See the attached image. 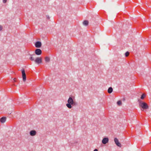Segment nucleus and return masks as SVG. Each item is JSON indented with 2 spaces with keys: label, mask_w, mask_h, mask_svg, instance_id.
<instances>
[{
  "label": "nucleus",
  "mask_w": 151,
  "mask_h": 151,
  "mask_svg": "<svg viewBox=\"0 0 151 151\" xmlns=\"http://www.w3.org/2000/svg\"><path fill=\"white\" fill-rule=\"evenodd\" d=\"M129 54V52L127 51L125 54V56L126 57H128Z\"/></svg>",
  "instance_id": "16"
},
{
  "label": "nucleus",
  "mask_w": 151,
  "mask_h": 151,
  "mask_svg": "<svg viewBox=\"0 0 151 151\" xmlns=\"http://www.w3.org/2000/svg\"><path fill=\"white\" fill-rule=\"evenodd\" d=\"M93 151H98V150L97 149H95Z\"/></svg>",
  "instance_id": "23"
},
{
  "label": "nucleus",
  "mask_w": 151,
  "mask_h": 151,
  "mask_svg": "<svg viewBox=\"0 0 151 151\" xmlns=\"http://www.w3.org/2000/svg\"><path fill=\"white\" fill-rule=\"evenodd\" d=\"M3 29V27L1 25H0V31H2Z\"/></svg>",
  "instance_id": "18"
},
{
  "label": "nucleus",
  "mask_w": 151,
  "mask_h": 151,
  "mask_svg": "<svg viewBox=\"0 0 151 151\" xmlns=\"http://www.w3.org/2000/svg\"><path fill=\"white\" fill-rule=\"evenodd\" d=\"M138 101L139 102V106L143 109H141L142 111L148 108V106L147 103L143 102L140 99H139Z\"/></svg>",
  "instance_id": "2"
},
{
  "label": "nucleus",
  "mask_w": 151,
  "mask_h": 151,
  "mask_svg": "<svg viewBox=\"0 0 151 151\" xmlns=\"http://www.w3.org/2000/svg\"><path fill=\"white\" fill-rule=\"evenodd\" d=\"M6 118L5 117H1L0 119L1 122L2 123H4L6 121Z\"/></svg>",
  "instance_id": "10"
},
{
  "label": "nucleus",
  "mask_w": 151,
  "mask_h": 151,
  "mask_svg": "<svg viewBox=\"0 0 151 151\" xmlns=\"http://www.w3.org/2000/svg\"><path fill=\"white\" fill-rule=\"evenodd\" d=\"M113 90L112 88L111 87H110L108 89V92L109 93H111L112 92Z\"/></svg>",
  "instance_id": "11"
},
{
  "label": "nucleus",
  "mask_w": 151,
  "mask_h": 151,
  "mask_svg": "<svg viewBox=\"0 0 151 151\" xmlns=\"http://www.w3.org/2000/svg\"><path fill=\"white\" fill-rule=\"evenodd\" d=\"M117 104L119 106H120L122 105V102L121 101H119L117 102Z\"/></svg>",
  "instance_id": "15"
},
{
  "label": "nucleus",
  "mask_w": 151,
  "mask_h": 151,
  "mask_svg": "<svg viewBox=\"0 0 151 151\" xmlns=\"http://www.w3.org/2000/svg\"><path fill=\"white\" fill-rule=\"evenodd\" d=\"M29 59L31 61H35V60L34 58L33 57H32V56L31 57L29 58Z\"/></svg>",
  "instance_id": "17"
},
{
  "label": "nucleus",
  "mask_w": 151,
  "mask_h": 151,
  "mask_svg": "<svg viewBox=\"0 0 151 151\" xmlns=\"http://www.w3.org/2000/svg\"><path fill=\"white\" fill-rule=\"evenodd\" d=\"M83 24L85 26H87L88 24V20H84L83 22Z\"/></svg>",
  "instance_id": "12"
},
{
  "label": "nucleus",
  "mask_w": 151,
  "mask_h": 151,
  "mask_svg": "<svg viewBox=\"0 0 151 151\" xmlns=\"http://www.w3.org/2000/svg\"><path fill=\"white\" fill-rule=\"evenodd\" d=\"M35 45L36 47L40 48L42 46V43L40 41H37L35 42Z\"/></svg>",
  "instance_id": "8"
},
{
  "label": "nucleus",
  "mask_w": 151,
  "mask_h": 151,
  "mask_svg": "<svg viewBox=\"0 0 151 151\" xmlns=\"http://www.w3.org/2000/svg\"><path fill=\"white\" fill-rule=\"evenodd\" d=\"M114 141L115 142V143L118 146L121 147L122 145L121 144V143H120V142H119L118 139L116 138H115L114 139Z\"/></svg>",
  "instance_id": "5"
},
{
  "label": "nucleus",
  "mask_w": 151,
  "mask_h": 151,
  "mask_svg": "<svg viewBox=\"0 0 151 151\" xmlns=\"http://www.w3.org/2000/svg\"><path fill=\"white\" fill-rule=\"evenodd\" d=\"M109 140V139L108 137H104L102 140V142L104 144H106L108 142Z\"/></svg>",
  "instance_id": "7"
},
{
  "label": "nucleus",
  "mask_w": 151,
  "mask_h": 151,
  "mask_svg": "<svg viewBox=\"0 0 151 151\" xmlns=\"http://www.w3.org/2000/svg\"><path fill=\"white\" fill-rule=\"evenodd\" d=\"M36 134L37 132L35 130H31L29 132L30 135L31 136H35L36 135Z\"/></svg>",
  "instance_id": "9"
},
{
  "label": "nucleus",
  "mask_w": 151,
  "mask_h": 151,
  "mask_svg": "<svg viewBox=\"0 0 151 151\" xmlns=\"http://www.w3.org/2000/svg\"><path fill=\"white\" fill-rule=\"evenodd\" d=\"M45 60L46 62H49L50 61V58L49 57H46L45 58Z\"/></svg>",
  "instance_id": "13"
},
{
  "label": "nucleus",
  "mask_w": 151,
  "mask_h": 151,
  "mask_svg": "<svg viewBox=\"0 0 151 151\" xmlns=\"http://www.w3.org/2000/svg\"><path fill=\"white\" fill-rule=\"evenodd\" d=\"M22 77L23 78V80L24 81H25L26 80V75L25 73V71L24 69H22Z\"/></svg>",
  "instance_id": "3"
},
{
  "label": "nucleus",
  "mask_w": 151,
  "mask_h": 151,
  "mask_svg": "<svg viewBox=\"0 0 151 151\" xmlns=\"http://www.w3.org/2000/svg\"><path fill=\"white\" fill-rule=\"evenodd\" d=\"M14 82H16V78H14Z\"/></svg>",
  "instance_id": "21"
},
{
  "label": "nucleus",
  "mask_w": 151,
  "mask_h": 151,
  "mask_svg": "<svg viewBox=\"0 0 151 151\" xmlns=\"http://www.w3.org/2000/svg\"><path fill=\"white\" fill-rule=\"evenodd\" d=\"M46 18H47V19H50V17H49V16L48 15H47L46 16Z\"/></svg>",
  "instance_id": "19"
},
{
  "label": "nucleus",
  "mask_w": 151,
  "mask_h": 151,
  "mask_svg": "<svg viewBox=\"0 0 151 151\" xmlns=\"http://www.w3.org/2000/svg\"><path fill=\"white\" fill-rule=\"evenodd\" d=\"M72 145H74V143H73V142H72L71 143H70Z\"/></svg>",
  "instance_id": "22"
},
{
  "label": "nucleus",
  "mask_w": 151,
  "mask_h": 151,
  "mask_svg": "<svg viewBox=\"0 0 151 151\" xmlns=\"http://www.w3.org/2000/svg\"><path fill=\"white\" fill-rule=\"evenodd\" d=\"M146 95L145 94L143 93L142 94L141 97V99H144Z\"/></svg>",
  "instance_id": "14"
},
{
  "label": "nucleus",
  "mask_w": 151,
  "mask_h": 151,
  "mask_svg": "<svg viewBox=\"0 0 151 151\" xmlns=\"http://www.w3.org/2000/svg\"><path fill=\"white\" fill-rule=\"evenodd\" d=\"M74 97L71 96L70 97L68 100V103L67 104V106L69 109L71 108L72 106H75L77 104V103L74 101Z\"/></svg>",
  "instance_id": "1"
},
{
  "label": "nucleus",
  "mask_w": 151,
  "mask_h": 151,
  "mask_svg": "<svg viewBox=\"0 0 151 151\" xmlns=\"http://www.w3.org/2000/svg\"><path fill=\"white\" fill-rule=\"evenodd\" d=\"M35 61L36 63L39 64L42 62V58L41 57H37L35 60Z\"/></svg>",
  "instance_id": "4"
},
{
  "label": "nucleus",
  "mask_w": 151,
  "mask_h": 151,
  "mask_svg": "<svg viewBox=\"0 0 151 151\" xmlns=\"http://www.w3.org/2000/svg\"><path fill=\"white\" fill-rule=\"evenodd\" d=\"M42 53V51L40 49H36L35 51V54L37 55H40Z\"/></svg>",
  "instance_id": "6"
},
{
  "label": "nucleus",
  "mask_w": 151,
  "mask_h": 151,
  "mask_svg": "<svg viewBox=\"0 0 151 151\" xmlns=\"http://www.w3.org/2000/svg\"><path fill=\"white\" fill-rule=\"evenodd\" d=\"M7 0H3V2L4 3H5L6 2Z\"/></svg>",
  "instance_id": "20"
}]
</instances>
